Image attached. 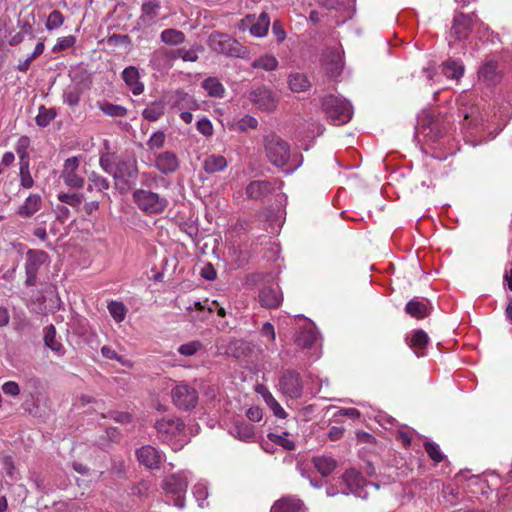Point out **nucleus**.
<instances>
[{
    "label": "nucleus",
    "mask_w": 512,
    "mask_h": 512,
    "mask_svg": "<svg viewBox=\"0 0 512 512\" xmlns=\"http://www.w3.org/2000/svg\"><path fill=\"white\" fill-rule=\"evenodd\" d=\"M207 43L213 52L226 57L246 59L249 56L248 48L226 33H212Z\"/></svg>",
    "instance_id": "nucleus-1"
},
{
    "label": "nucleus",
    "mask_w": 512,
    "mask_h": 512,
    "mask_svg": "<svg viewBox=\"0 0 512 512\" xmlns=\"http://www.w3.org/2000/svg\"><path fill=\"white\" fill-rule=\"evenodd\" d=\"M322 107L334 125L348 123L353 115L352 105L347 100L334 95L326 96L322 101Z\"/></svg>",
    "instance_id": "nucleus-2"
},
{
    "label": "nucleus",
    "mask_w": 512,
    "mask_h": 512,
    "mask_svg": "<svg viewBox=\"0 0 512 512\" xmlns=\"http://www.w3.org/2000/svg\"><path fill=\"white\" fill-rule=\"evenodd\" d=\"M264 147L268 160L276 167H284L290 158V147L275 133L264 136Z\"/></svg>",
    "instance_id": "nucleus-3"
},
{
    "label": "nucleus",
    "mask_w": 512,
    "mask_h": 512,
    "mask_svg": "<svg viewBox=\"0 0 512 512\" xmlns=\"http://www.w3.org/2000/svg\"><path fill=\"white\" fill-rule=\"evenodd\" d=\"M132 198L137 207L148 215L160 214L168 205L165 197L146 189H136Z\"/></svg>",
    "instance_id": "nucleus-4"
},
{
    "label": "nucleus",
    "mask_w": 512,
    "mask_h": 512,
    "mask_svg": "<svg viewBox=\"0 0 512 512\" xmlns=\"http://www.w3.org/2000/svg\"><path fill=\"white\" fill-rule=\"evenodd\" d=\"M173 404L180 410L189 411L196 407L198 391L186 383L177 384L171 391Z\"/></svg>",
    "instance_id": "nucleus-5"
},
{
    "label": "nucleus",
    "mask_w": 512,
    "mask_h": 512,
    "mask_svg": "<svg viewBox=\"0 0 512 512\" xmlns=\"http://www.w3.org/2000/svg\"><path fill=\"white\" fill-rule=\"evenodd\" d=\"M251 104L261 111L272 112L277 108L279 98L270 88L265 85L253 88L248 96Z\"/></svg>",
    "instance_id": "nucleus-6"
},
{
    "label": "nucleus",
    "mask_w": 512,
    "mask_h": 512,
    "mask_svg": "<svg viewBox=\"0 0 512 512\" xmlns=\"http://www.w3.org/2000/svg\"><path fill=\"white\" fill-rule=\"evenodd\" d=\"M81 162L80 156H72L67 158L62 166L60 178L64 184L71 189H81L84 187L85 179L79 173Z\"/></svg>",
    "instance_id": "nucleus-7"
},
{
    "label": "nucleus",
    "mask_w": 512,
    "mask_h": 512,
    "mask_svg": "<svg viewBox=\"0 0 512 512\" xmlns=\"http://www.w3.org/2000/svg\"><path fill=\"white\" fill-rule=\"evenodd\" d=\"M279 390L290 399H299L303 395V382L300 374L294 370H286L279 379Z\"/></svg>",
    "instance_id": "nucleus-8"
},
{
    "label": "nucleus",
    "mask_w": 512,
    "mask_h": 512,
    "mask_svg": "<svg viewBox=\"0 0 512 512\" xmlns=\"http://www.w3.org/2000/svg\"><path fill=\"white\" fill-rule=\"evenodd\" d=\"M270 18L266 12L260 13L259 16L248 14L239 23V29L242 31L249 30L251 35L262 38L268 33Z\"/></svg>",
    "instance_id": "nucleus-9"
},
{
    "label": "nucleus",
    "mask_w": 512,
    "mask_h": 512,
    "mask_svg": "<svg viewBox=\"0 0 512 512\" xmlns=\"http://www.w3.org/2000/svg\"><path fill=\"white\" fill-rule=\"evenodd\" d=\"M49 256L41 250H29L26 255L25 272L27 286L36 285L37 274L40 267L47 262Z\"/></svg>",
    "instance_id": "nucleus-10"
},
{
    "label": "nucleus",
    "mask_w": 512,
    "mask_h": 512,
    "mask_svg": "<svg viewBox=\"0 0 512 512\" xmlns=\"http://www.w3.org/2000/svg\"><path fill=\"white\" fill-rule=\"evenodd\" d=\"M184 428L183 421L176 416H165L155 422V429L163 441L171 439Z\"/></svg>",
    "instance_id": "nucleus-11"
},
{
    "label": "nucleus",
    "mask_w": 512,
    "mask_h": 512,
    "mask_svg": "<svg viewBox=\"0 0 512 512\" xmlns=\"http://www.w3.org/2000/svg\"><path fill=\"white\" fill-rule=\"evenodd\" d=\"M138 176L137 161L131 158L121 159L117 162L113 178L124 181L126 184H134Z\"/></svg>",
    "instance_id": "nucleus-12"
},
{
    "label": "nucleus",
    "mask_w": 512,
    "mask_h": 512,
    "mask_svg": "<svg viewBox=\"0 0 512 512\" xmlns=\"http://www.w3.org/2000/svg\"><path fill=\"white\" fill-rule=\"evenodd\" d=\"M176 60L174 49L161 47L155 50L150 58V66L152 69L162 72L169 70Z\"/></svg>",
    "instance_id": "nucleus-13"
},
{
    "label": "nucleus",
    "mask_w": 512,
    "mask_h": 512,
    "mask_svg": "<svg viewBox=\"0 0 512 512\" xmlns=\"http://www.w3.org/2000/svg\"><path fill=\"white\" fill-rule=\"evenodd\" d=\"M258 301L261 307L266 309H277L283 302V294L279 285L265 286L258 294Z\"/></svg>",
    "instance_id": "nucleus-14"
},
{
    "label": "nucleus",
    "mask_w": 512,
    "mask_h": 512,
    "mask_svg": "<svg viewBox=\"0 0 512 512\" xmlns=\"http://www.w3.org/2000/svg\"><path fill=\"white\" fill-rule=\"evenodd\" d=\"M189 471H181L166 477L164 481V489L168 493L181 494L185 493L189 483Z\"/></svg>",
    "instance_id": "nucleus-15"
},
{
    "label": "nucleus",
    "mask_w": 512,
    "mask_h": 512,
    "mask_svg": "<svg viewBox=\"0 0 512 512\" xmlns=\"http://www.w3.org/2000/svg\"><path fill=\"white\" fill-rule=\"evenodd\" d=\"M472 29V19L470 16L460 13L453 19L450 36L456 40L466 39Z\"/></svg>",
    "instance_id": "nucleus-16"
},
{
    "label": "nucleus",
    "mask_w": 512,
    "mask_h": 512,
    "mask_svg": "<svg viewBox=\"0 0 512 512\" xmlns=\"http://www.w3.org/2000/svg\"><path fill=\"white\" fill-rule=\"evenodd\" d=\"M155 167L163 174H171L179 168V159L174 152L165 151L156 156Z\"/></svg>",
    "instance_id": "nucleus-17"
},
{
    "label": "nucleus",
    "mask_w": 512,
    "mask_h": 512,
    "mask_svg": "<svg viewBox=\"0 0 512 512\" xmlns=\"http://www.w3.org/2000/svg\"><path fill=\"white\" fill-rule=\"evenodd\" d=\"M343 482L347 486V491L344 494H359V491L366 485L365 478L361 473L355 469H347L342 475Z\"/></svg>",
    "instance_id": "nucleus-18"
},
{
    "label": "nucleus",
    "mask_w": 512,
    "mask_h": 512,
    "mask_svg": "<svg viewBox=\"0 0 512 512\" xmlns=\"http://www.w3.org/2000/svg\"><path fill=\"white\" fill-rule=\"evenodd\" d=\"M479 79L488 85H496L501 80V73L498 70V63L494 60L484 62L478 71Z\"/></svg>",
    "instance_id": "nucleus-19"
},
{
    "label": "nucleus",
    "mask_w": 512,
    "mask_h": 512,
    "mask_svg": "<svg viewBox=\"0 0 512 512\" xmlns=\"http://www.w3.org/2000/svg\"><path fill=\"white\" fill-rule=\"evenodd\" d=\"M304 510L305 505L301 499L285 496L273 504L270 512H302Z\"/></svg>",
    "instance_id": "nucleus-20"
},
{
    "label": "nucleus",
    "mask_w": 512,
    "mask_h": 512,
    "mask_svg": "<svg viewBox=\"0 0 512 512\" xmlns=\"http://www.w3.org/2000/svg\"><path fill=\"white\" fill-rule=\"evenodd\" d=\"M272 191V183L266 180L251 181L246 187L247 197L254 200L262 199L271 194Z\"/></svg>",
    "instance_id": "nucleus-21"
},
{
    "label": "nucleus",
    "mask_w": 512,
    "mask_h": 512,
    "mask_svg": "<svg viewBox=\"0 0 512 512\" xmlns=\"http://www.w3.org/2000/svg\"><path fill=\"white\" fill-rule=\"evenodd\" d=\"M122 78L134 95L143 93L144 84L140 81V74L136 67H126L122 72Z\"/></svg>",
    "instance_id": "nucleus-22"
},
{
    "label": "nucleus",
    "mask_w": 512,
    "mask_h": 512,
    "mask_svg": "<svg viewBox=\"0 0 512 512\" xmlns=\"http://www.w3.org/2000/svg\"><path fill=\"white\" fill-rule=\"evenodd\" d=\"M287 83L293 93L306 92L312 87L308 76L301 72H291L288 75Z\"/></svg>",
    "instance_id": "nucleus-23"
},
{
    "label": "nucleus",
    "mask_w": 512,
    "mask_h": 512,
    "mask_svg": "<svg viewBox=\"0 0 512 512\" xmlns=\"http://www.w3.org/2000/svg\"><path fill=\"white\" fill-rule=\"evenodd\" d=\"M405 312L413 318L424 319L429 316L428 300L413 298L405 305Z\"/></svg>",
    "instance_id": "nucleus-24"
},
{
    "label": "nucleus",
    "mask_w": 512,
    "mask_h": 512,
    "mask_svg": "<svg viewBox=\"0 0 512 512\" xmlns=\"http://www.w3.org/2000/svg\"><path fill=\"white\" fill-rule=\"evenodd\" d=\"M42 207V198L39 194H30L23 205H21L17 214L21 217L29 218L38 212Z\"/></svg>",
    "instance_id": "nucleus-25"
},
{
    "label": "nucleus",
    "mask_w": 512,
    "mask_h": 512,
    "mask_svg": "<svg viewBox=\"0 0 512 512\" xmlns=\"http://www.w3.org/2000/svg\"><path fill=\"white\" fill-rule=\"evenodd\" d=\"M228 166L226 158L222 155L211 154L203 161V169L206 173L214 174L225 170Z\"/></svg>",
    "instance_id": "nucleus-26"
},
{
    "label": "nucleus",
    "mask_w": 512,
    "mask_h": 512,
    "mask_svg": "<svg viewBox=\"0 0 512 512\" xmlns=\"http://www.w3.org/2000/svg\"><path fill=\"white\" fill-rule=\"evenodd\" d=\"M139 462L149 469H158L161 455L158 450H136Z\"/></svg>",
    "instance_id": "nucleus-27"
},
{
    "label": "nucleus",
    "mask_w": 512,
    "mask_h": 512,
    "mask_svg": "<svg viewBox=\"0 0 512 512\" xmlns=\"http://www.w3.org/2000/svg\"><path fill=\"white\" fill-rule=\"evenodd\" d=\"M429 343V336L422 329H417L413 332L409 341V346L414 350L415 354L420 357L424 355V350Z\"/></svg>",
    "instance_id": "nucleus-28"
},
{
    "label": "nucleus",
    "mask_w": 512,
    "mask_h": 512,
    "mask_svg": "<svg viewBox=\"0 0 512 512\" xmlns=\"http://www.w3.org/2000/svg\"><path fill=\"white\" fill-rule=\"evenodd\" d=\"M464 65L461 61L452 58L442 64V73L450 79L459 80L464 74Z\"/></svg>",
    "instance_id": "nucleus-29"
},
{
    "label": "nucleus",
    "mask_w": 512,
    "mask_h": 512,
    "mask_svg": "<svg viewBox=\"0 0 512 512\" xmlns=\"http://www.w3.org/2000/svg\"><path fill=\"white\" fill-rule=\"evenodd\" d=\"M313 463L323 477L330 475L337 466L336 460L327 455L313 457Z\"/></svg>",
    "instance_id": "nucleus-30"
},
{
    "label": "nucleus",
    "mask_w": 512,
    "mask_h": 512,
    "mask_svg": "<svg viewBox=\"0 0 512 512\" xmlns=\"http://www.w3.org/2000/svg\"><path fill=\"white\" fill-rule=\"evenodd\" d=\"M44 342L47 347H49L53 352L57 355H63L65 349L61 342L56 339V329L53 325L46 327Z\"/></svg>",
    "instance_id": "nucleus-31"
},
{
    "label": "nucleus",
    "mask_w": 512,
    "mask_h": 512,
    "mask_svg": "<svg viewBox=\"0 0 512 512\" xmlns=\"http://www.w3.org/2000/svg\"><path fill=\"white\" fill-rule=\"evenodd\" d=\"M202 87L211 97L222 98L225 93L223 84L215 77H208L202 82Z\"/></svg>",
    "instance_id": "nucleus-32"
},
{
    "label": "nucleus",
    "mask_w": 512,
    "mask_h": 512,
    "mask_svg": "<svg viewBox=\"0 0 512 512\" xmlns=\"http://www.w3.org/2000/svg\"><path fill=\"white\" fill-rule=\"evenodd\" d=\"M110 187V183L107 178L100 175L99 173L93 171L88 175V186L87 190L93 191L96 190L98 192H102L104 190H108Z\"/></svg>",
    "instance_id": "nucleus-33"
},
{
    "label": "nucleus",
    "mask_w": 512,
    "mask_h": 512,
    "mask_svg": "<svg viewBox=\"0 0 512 512\" xmlns=\"http://www.w3.org/2000/svg\"><path fill=\"white\" fill-rule=\"evenodd\" d=\"M278 60L275 56L270 54H265L259 57L258 59H255L251 63V67L254 69H263L265 71H274L278 67Z\"/></svg>",
    "instance_id": "nucleus-34"
},
{
    "label": "nucleus",
    "mask_w": 512,
    "mask_h": 512,
    "mask_svg": "<svg viewBox=\"0 0 512 512\" xmlns=\"http://www.w3.org/2000/svg\"><path fill=\"white\" fill-rule=\"evenodd\" d=\"M261 393L265 403L273 412L274 416L280 419H285L287 417V413L280 405V403L275 399V397L266 389H264V392Z\"/></svg>",
    "instance_id": "nucleus-35"
},
{
    "label": "nucleus",
    "mask_w": 512,
    "mask_h": 512,
    "mask_svg": "<svg viewBox=\"0 0 512 512\" xmlns=\"http://www.w3.org/2000/svg\"><path fill=\"white\" fill-rule=\"evenodd\" d=\"M161 41L168 45H180L185 41V34L176 29H165L160 34Z\"/></svg>",
    "instance_id": "nucleus-36"
},
{
    "label": "nucleus",
    "mask_w": 512,
    "mask_h": 512,
    "mask_svg": "<svg viewBox=\"0 0 512 512\" xmlns=\"http://www.w3.org/2000/svg\"><path fill=\"white\" fill-rule=\"evenodd\" d=\"M98 107L105 115L110 117H124L127 115V109L122 105L104 101L98 102Z\"/></svg>",
    "instance_id": "nucleus-37"
},
{
    "label": "nucleus",
    "mask_w": 512,
    "mask_h": 512,
    "mask_svg": "<svg viewBox=\"0 0 512 512\" xmlns=\"http://www.w3.org/2000/svg\"><path fill=\"white\" fill-rule=\"evenodd\" d=\"M142 115L148 121H157L164 115V105L160 102H152L143 110Z\"/></svg>",
    "instance_id": "nucleus-38"
},
{
    "label": "nucleus",
    "mask_w": 512,
    "mask_h": 512,
    "mask_svg": "<svg viewBox=\"0 0 512 512\" xmlns=\"http://www.w3.org/2000/svg\"><path fill=\"white\" fill-rule=\"evenodd\" d=\"M160 9V3L157 0H149L148 2L143 3L142 5V16L144 22H149L154 20V18L158 15Z\"/></svg>",
    "instance_id": "nucleus-39"
},
{
    "label": "nucleus",
    "mask_w": 512,
    "mask_h": 512,
    "mask_svg": "<svg viewBox=\"0 0 512 512\" xmlns=\"http://www.w3.org/2000/svg\"><path fill=\"white\" fill-rule=\"evenodd\" d=\"M316 341V333L312 329H303L296 336L295 343L301 348H309Z\"/></svg>",
    "instance_id": "nucleus-40"
},
{
    "label": "nucleus",
    "mask_w": 512,
    "mask_h": 512,
    "mask_svg": "<svg viewBox=\"0 0 512 512\" xmlns=\"http://www.w3.org/2000/svg\"><path fill=\"white\" fill-rule=\"evenodd\" d=\"M107 309L112 318L120 323L122 322L127 314L126 306L120 301H111L108 303Z\"/></svg>",
    "instance_id": "nucleus-41"
},
{
    "label": "nucleus",
    "mask_w": 512,
    "mask_h": 512,
    "mask_svg": "<svg viewBox=\"0 0 512 512\" xmlns=\"http://www.w3.org/2000/svg\"><path fill=\"white\" fill-rule=\"evenodd\" d=\"M56 117V112L53 108H46L41 106L38 115L35 117V122L40 127H46Z\"/></svg>",
    "instance_id": "nucleus-42"
},
{
    "label": "nucleus",
    "mask_w": 512,
    "mask_h": 512,
    "mask_svg": "<svg viewBox=\"0 0 512 512\" xmlns=\"http://www.w3.org/2000/svg\"><path fill=\"white\" fill-rule=\"evenodd\" d=\"M234 436L243 441H249L255 435L254 426L248 423H239L235 426Z\"/></svg>",
    "instance_id": "nucleus-43"
},
{
    "label": "nucleus",
    "mask_w": 512,
    "mask_h": 512,
    "mask_svg": "<svg viewBox=\"0 0 512 512\" xmlns=\"http://www.w3.org/2000/svg\"><path fill=\"white\" fill-rule=\"evenodd\" d=\"M288 435V432L285 431L281 434L270 432L268 433L267 437L273 444L282 448H295L294 442L287 438Z\"/></svg>",
    "instance_id": "nucleus-44"
},
{
    "label": "nucleus",
    "mask_w": 512,
    "mask_h": 512,
    "mask_svg": "<svg viewBox=\"0 0 512 512\" xmlns=\"http://www.w3.org/2000/svg\"><path fill=\"white\" fill-rule=\"evenodd\" d=\"M187 311L192 312L194 309L197 310L201 315L193 316L191 315L192 320H205L210 314L213 313V307H207L199 301H195L192 305L186 307Z\"/></svg>",
    "instance_id": "nucleus-45"
},
{
    "label": "nucleus",
    "mask_w": 512,
    "mask_h": 512,
    "mask_svg": "<svg viewBox=\"0 0 512 512\" xmlns=\"http://www.w3.org/2000/svg\"><path fill=\"white\" fill-rule=\"evenodd\" d=\"M58 199L61 203L78 209L83 202L84 195L79 193H60Z\"/></svg>",
    "instance_id": "nucleus-46"
},
{
    "label": "nucleus",
    "mask_w": 512,
    "mask_h": 512,
    "mask_svg": "<svg viewBox=\"0 0 512 512\" xmlns=\"http://www.w3.org/2000/svg\"><path fill=\"white\" fill-rule=\"evenodd\" d=\"M64 23V16L62 12L59 10H53L46 21V28L48 30H53L59 28Z\"/></svg>",
    "instance_id": "nucleus-47"
},
{
    "label": "nucleus",
    "mask_w": 512,
    "mask_h": 512,
    "mask_svg": "<svg viewBox=\"0 0 512 512\" xmlns=\"http://www.w3.org/2000/svg\"><path fill=\"white\" fill-rule=\"evenodd\" d=\"M165 140V133L163 131H156L151 135V137L147 141V146L151 150L161 149L165 144Z\"/></svg>",
    "instance_id": "nucleus-48"
},
{
    "label": "nucleus",
    "mask_w": 512,
    "mask_h": 512,
    "mask_svg": "<svg viewBox=\"0 0 512 512\" xmlns=\"http://www.w3.org/2000/svg\"><path fill=\"white\" fill-rule=\"evenodd\" d=\"M19 176H20V185L25 189H30L34 185V180L30 173L29 167H20L19 168Z\"/></svg>",
    "instance_id": "nucleus-49"
},
{
    "label": "nucleus",
    "mask_w": 512,
    "mask_h": 512,
    "mask_svg": "<svg viewBox=\"0 0 512 512\" xmlns=\"http://www.w3.org/2000/svg\"><path fill=\"white\" fill-rule=\"evenodd\" d=\"M202 348V344L199 341H192L189 343L182 344L178 352L185 356H192Z\"/></svg>",
    "instance_id": "nucleus-50"
},
{
    "label": "nucleus",
    "mask_w": 512,
    "mask_h": 512,
    "mask_svg": "<svg viewBox=\"0 0 512 512\" xmlns=\"http://www.w3.org/2000/svg\"><path fill=\"white\" fill-rule=\"evenodd\" d=\"M100 166L102 169L113 176L117 162L113 160V156L110 154L101 155L99 159Z\"/></svg>",
    "instance_id": "nucleus-51"
},
{
    "label": "nucleus",
    "mask_w": 512,
    "mask_h": 512,
    "mask_svg": "<svg viewBox=\"0 0 512 512\" xmlns=\"http://www.w3.org/2000/svg\"><path fill=\"white\" fill-rule=\"evenodd\" d=\"M176 60L181 58L185 62H196L198 60V54L193 49H175Z\"/></svg>",
    "instance_id": "nucleus-52"
},
{
    "label": "nucleus",
    "mask_w": 512,
    "mask_h": 512,
    "mask_svg": "<svg viewBox=\"0 0 512 512\" xmlns=\"http://www.w3.org/2000/svg\"><path fill=\"white\" fill-rule=\"evenodd\" d=\"M258 126V120L250 115L244 116L237 123V127L240 131H246L247 129H256Z\"/></svg>",
    "instance_id": "nucleus-53"
},
{
    "label": "nucleus",
    "mask_w": 512,
    "mask_h": 512,
    "mask_svg": "<svg viewBox=\"0 0 512 512\" xmlns=\"http://www.w3.org/2000/svg\"><path fill=\"white\" fill-rule=\"evenodd\" d=\"M197 130L202 135L209 137L213 134V126L208 118H202L197 122Z\"/></svg>",
    "instance_id": "nucleus-54"
},
{
    "label": "nucleus",
    "mask_w": 512,
    "mask_h": 512,
    "mask_svg": "<svg viewBox=\"0 0 512 512\" xmlns=\"http://www.w3.org/2000/svg\"><path fill=\"white\" fill-rule=\"evenodd\" d=\"M108 417L122 424H128L132 421V416L128 412L111 411L108 413Z\"/></svg>",
    "instance_id": "nucleus-55"
},
{
    "label": "nucleus",
    "mask_w": 512,
    "mask_h": 512,
    "mask_svg": "<svg viewBox=\"0 0 512 512\" xmlns=\"http://www.w3.org/2000/svg\"><path fill=\"white\" fill-rule=\"evenodd\" d=\"M272 32L278 42H283L285 40L286 32L280 21L276 20L273 22Z\"/></svg>",
    "instance_id": "nucleus-56"
},
{
    "label": "nucleus",
    "mask_w": 512,
    "mask_h": 512,
    "mask_svg": "<svg viewBox=\"0 0 512 512\" xmlns=\"http://www.w3.org/2000/svg\"><path fill=\"white\" fill-rule=\"evenodd\" d=\"M2 390L6 395L18 396L20 393L19 385L14 381H7L3 384Z\"/></svg>",
    "instance_id": "nucleus-57"
},
{
    "label": "nucleus",
    "mask_w": 512,
    "mask_h": 512,
    "mask_svg": "<svg viewBox=\"0 0 512 512\" xmlns=\"http://www.w3.org/2000/svg\"><path fill=\"white\" fill-rule=\"evenodd\" d=\"M75 43V38L73 36L62 37L58 40L57 44L54 46V51H61L66 48L73 46Z\"/></svg>",
    "instance_id": "nucleus-58"
},
{
    "label": "nucleus",
    "mask_w": 512,
    "mask_h": 512,
    "mask_svg": "<svg viewBox=\"0 0 512 512\" xmlns=\"http://www.w3.org/2000/svg\"><path fill=\"white\" fill-rule=\"evenodd\" d=\"M246 416L253 422H259L263 417V410L258 406L250 407L246 411Z\"/></svg>",
    "instance_id": "nucleus-59"
},
{
    "label": "nucleus",
    "mask_w": 512,
    "mask_h": 512,
    "mask_svg": "<svg viewBox=\"0 0 512 512\" xmlns=\"http://www.w3.org/2000/svg\"><path fill=\"white\" fill-rule=\"evenodd\" d=\"M261 334L271 342H274L276 339L274 326L269 322L263 324L261 328Z\"/></svg>",
    "instance_id": "nucleus-60"
},
{
    "label": "nucleus",
    "mask_w": 512,
    "mask_h": 512,
    "mask_svg": "<svg viewBox=\"0 0 512 512\" xmlns=\"http://www.w3.org/2000/svg\"><path fill=\"white\" fill-rule=\"evenodd\" d=\"M101 354L106 359L116 360V361L121 362V363L123 362L122 361V356L118 355L116 353V351L114 349H112L111 347H109V346H103L101 348Z\"/></svg>",
    "instance_id": "nucleus-61"
},
{
    "label": "nucleus",
    "mask_w": 512,
    "mask_h": 512,
    "mask_svg": "<svg viewBox=\"0 0 512 512\" xmlns=\"http://www.w3.org/2000/svg\"><path fill=\"white\" fill-rule=\"evenodd\" d=\"M397 438L404 446H409L412 442V432L409 430H400L397 432Z\"/></svg>",
    "instance_id": "nucleus-62"
},
{
    "label": "nucleus",
    "mask_w": 512,
    "mask_h": 512,
    "mask_svg": "<svg viewBox=\"0 0 512 512\" xmlns=\"http://www.w3.org/2000/svg\"><path fill=\"white\" fill-rule=\"evenodd\" d=\"M344 431L343 427L332 426L329 430L328 437L332 441L339 440L343 437Z\"/></svg>",
    "instance_id": "nucleus-63"
},
{
    "label": "nucleus",
    "mask_w": 512,
    "mask_h": 512,
    "mask_svg": "<svg viewBox=\"0 0 512 512\" xmlns=\"http://www.w3.org/2000/svg\"><path fill=\"white\" fill-rule=\"evenodd\" d=\"M339 415L348 416L352 419L360 418V411L356 408H342L339 410Z\"/></svg>",
    "instance_id": "nucleus-64"
}]
</instances>
